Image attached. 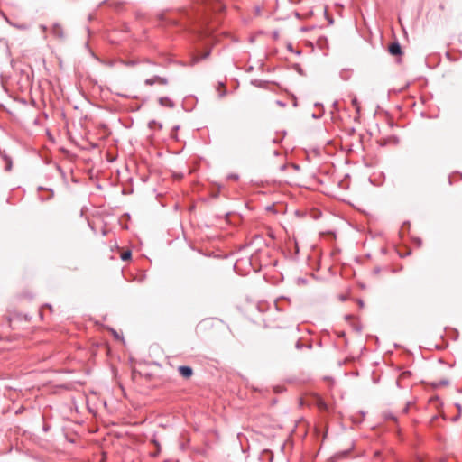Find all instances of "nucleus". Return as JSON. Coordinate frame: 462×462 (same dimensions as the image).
<instances>
[{
    "mask_svg": "<svg viewBox=\"0 0 462 462\" xmlns=\"http://www.w3.org/2000/svg\"><path fill=\"white\" fill-rule=\"evenodd\" d=\"M201 3L204 8L203 23H209L208 15L211 12L216 14V21L218 22V15L225 10V5L222 0H201Z\"/></svg>",
    "mask_w": 462,
    "mask_h": 462,
    "instance_id": "nucleus-1",
    "label": "nucleus"
},
{
    "mask_svg": "<svg viewBox=\"0 0 462 462\" xmlns=\"http://www.w3.org/2000/svg\"><path fill=\"white\" fill-rule=\"evenodd\" d=\"M144 83L147 86H152L153 84L167 85L168 79L160 76H154L153 78L145 79Z\"/></svg>",
    "mask_w": 462,
    "mask_h": 462,
    "instance_id": "nucleus-2",
    "label": "nucleus"
},
{
    "mask_svg": "<svg viewBox=\"0 0 462 462\" xmlns=\"http://www.w3.org/2000/svg\"><path fill=\"white\" fill-rule=\"evenodd\" d=\"M51 33L54 37L62 39L64 37V31L60 24L54 23L51 26Z\"/></svg>",
    "mask_w": 462,
    "mask_h": 462,
    "instance_id": "nucleus-3",
    "label": "nucleus"
},
{
    "mask_svg": "<svg viewBox=\"0 0 462 462\" xmlns=\"http://www.w3.org/2000/svg\"><path fill=\"white\" fill-rule=\"evenodd\" d=\"M178 371L184 378H189L192 375V368L186 365L179 366Z\"/></svg>",
    "mask_w": 462,
    "mask_h": 462,
    "instance_id": "nucleus-4",
    "label": "nucleus"
},
{
    "mask_svg": "<svg viewBox=\"0 0 462 462\" xmlns=\"http://www.w3.org/2000/svg\"><path fill=\"white\" fill-rule=\"evenodd\" d=\"M389 52L394 56L400 55L402 53V48L399 42H395L391 43L389 46Z\"/></svg>",
    "mask_w": 462,
    "mask_h": 462,
    "instance_id": "nucleus-5",
    "label": "nucleus"
},
{
    "mask_svg": "<svg viewBox=\"0 0 462 462\" xmlns=\"http://www.w3.org/2000/svg\"><path fill=\"white\" fill-rule=\"evenodd\" d=\"M159 103L163 106L172 107L174 106L173 102L169 97H160Z\"/></svg>",
    "mask_w": 462,
    "mask_h": 462,
    "instance_id": "nucleus-6",
    "label": "nucleus"
},
{
    "mask_svg": "<svg viewBox=\"0 0 462 462\" xmlns=\"http://www.w3.org/2000/svg\"><path fill=\"white\" fill-rule=\"evenodd\" d=\"M130 257H131V252L130 251H126V252L123 253L122 255H121V258H122L123 261H126V260L130 259Z\"/></svg>",
    "mask_w": 462,
    "mask_h": 462,
    "instance_id": "nucleus-7",
    "label": "nucleus"
},
{
    "mask_svg": "<svg viewBox=\"0 0 462 462\" xmlns=\"http://www.w3.org/2000/svg\"><path fill=\"white\" fill-rule=\"evenodd\" d=\"M319 407L321 410H327V404L322 401L319 402Z\"/></svg>",
    "mask_w": 462,
    "mask_h": 462,
    "instance_id": "nucleus-8",
    "label": "nucleus"
},
{
    "mask_svg": "<svg viewBox=\"0 0 462 462\" xmlns=\"http://www.w3.org/2000/svg\"><path fill=\"white\" fill-rule=\"evenodd\" d=\"M276 104H277L279 106H281V107H285V106H286V104H285V103H283V102H282V101H281V100H277V101H276Z\"/></svg>",
    "mask_w": 462,
    "mask_h": 462,
    "instance_id": "nucleus-9",
    "label": "nucleus"
},
{
    "mask_svg": "<svg viewBox=\"0 0 462 462\" xmlns=\"http://www.w3.org/2000/svg\"><path fill=\"white\" fill-rule=\"evenodd\" d=\"M209 51H206L202 54V56L200 57L201 60H204L206 58H208L209 56Z\"/></svg>",
    "mask_w": 462,
    "mask_h": 462,
    "instance_id": "nucleus-10",
    "label": "nucleus"
},
{
    "mask_svg": "<svg viewBox=\"0 0 462 462\" xmlns=\"http://www.w3.org/2000/svg\"><path fill=\"white\" fill-rule=\"evenodd\" d=\"M440 384L447 385V384H448V381H442V382L440 383Z\"/></svg>",
    "mask_w": 462,
    "mask_h": 462,
    "instance_id": "nucleus-11",
    "label": "nucleus"
},
{
    "mask_svg": "<svg viewBox=\"0 0 462 462\" xmlns=\"http://www.w3.org/2000/svg\"><path fill=\"white\" fill-rule=\"evenodd\" d=\"M414 462H422V460H421V459H420V458H418V459H416Z\"/></svg>",
    "mask_w": 462,
    "mask_h": 462,
    "instance_id": "nucleus-12",
    "label": "nucleus"
},
{
    "mask_svg": "<svg viewBox=\"0 0 462 462\" xmlns=\"http://www.w3.org/2000/svg\"><path fill=\"white\" fill-rule=\"evenodd\" d=\"M232 179H237V176H230Z\"/></svg>",
    "mask_w": 462,
    "mask_h": 462,
    "instance_id": "nucleus-13",
    "label": "nucleus"
}]
</instances>
